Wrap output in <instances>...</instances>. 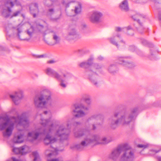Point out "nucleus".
Listing matches in <instances>:
<instances>
[{
  "instance_id": "8fccbe9b",
  "label": "nucleus",
  "mask_w": 161,
  "mask_h": 161,
  "mask_svg": "<svg viewBox=\"0 0 161 161\" xmlns=\"http://www.w3.org/2000/svg\"><path fill=\"white\" fill-rule=\"evenodd\" d=\"M155 57V56H154L151 53V55L149 56V58L151 60H153L154 59V58Z\"/></svg>"
},
{
  "instance_id": "c756f323",
  "label": "nucleus",
  "mask_w": 161,
  "mask_h": 161,
  "mask_svg": "<svg viewBox=\"0 0 161 161\" xmlns=\"http://www.w3.org/2000/svg\"><path fill=\"white\" fill-rule=\"evenodd\" d=\"M25 31L27 34V35L29 36V37L31 39L34 33V29L33 26H31L29 29Z\"/></svg>"
},
{
  "instance_id": "c03bdc74",
  "label": "nucleus",
  "mask_w": 161,
  "mask_h": 161,
  "mask_svg": "<svg viewBox=\"0 0 161 161\" xmlns=\"http://www.w3.org/2000/svg\"><path fill=\"white\" fill-rule=\"evenodd\" d=\"M129 49L132 52H134L136 50V48L134 46L131 45L129 47Z\"/></svg>"
},
{
  "instance_id": "aec40b11",
  "label": "nucleus",
  "mask_w": 161,
  "mask_h": 161,
  "mask_svg": "<svg viewBox=\"0 0 161 161\" xmlns=\"http://www.w3.org/2000/svg\"><path fill=\"white\" fill-rule=\"evenodd\" d=\"M47 9L46 12V15L50 17L51 20L53 21H57L60 18V16L57 18H53L52 16L55 13V10L53 8H49Z\"/></svg>"
},
{
  "instance_id": "7ed1b4c3",
  "label": "nucleus",
  "mask_w": 161,
  "mask_h": 161,
  "mask_svg": "<svg viewBox=\"0 0 161 161\" xmlns=\"http://www.w3.org/2000/svg\"><path fill=\"white\" fill-rule=\"evenodd\" d=\"M138 108L137 107L131 109L130 112H126L121 113L120 117L116 119V118L119 115V112H115L113 116L109 119V124L111 128L113 129H116L119 124L125 125H129L137 115Z\"/></svg>"
},
{
  "instance_id": "de8ad7c7",
  "label": "nucleus",
  "mask_w": 161,
  "mask_h": 161,
  "mask_svg": "<svg viewBox=\"0 0 161 161\" xmlns=\"http://www.w3.org/2000/svg\"><path fill=\"white\" fill-rule=\"evenodd\" d=\"M103 59H104V58L103 56H102L101 55L99 56H98V57L97 58V59L99 61L102 60Z\"/></svg>"
},
{
  "instance_id": "2f4dec72",
  "label": "nucleus",
  "mask_w": 161,
  "mask_h": 161,
  "mask_svg": "<svg viewBox=\"0 0 161 161\" xmlns=\"http://www.w3.org/2000/svg\"><path fill=\"white\" fill-rule=\"evenodd\" d=\"M32 155L34 157V161H39L40 158L39 154L36 151L33 152L32 153Z\"/></svg>"
},
{
  "instance_id": "13d9d810",
  "label": "nucleus",
  "mask_w": 161,
  "mask_h": 161,
  "mask_svg": "<svg viewBox=\"0 0 161 161\" xmlns=\"http://www.w3.org/2000/svg\"><path fill=\"white\" fill-rule=\"evenodd\" d=\"M151 52L152 53V54H153L154 56H154V55H155V53H155V52H154V53L153 54L152 53V50H151V52H150V53H151Z\"/></svg>"
},
{
  "instance_id": "79ce46f5",
  "label": "nucleus",
  "mask_w": 161,
  "mask_h": 161,
  "mask_svg": "<svg viewBox=\"0 0 161 161\" xmlns=\"http://www.w3.org/2000/svg\"><path fill=\"white\" fill-rule=\"evenodd\" d=\"M20 13V11H18L14 13L13 15L10 16V18H12L13 17H16L18 16V15Z\"/></svg>"
},
{
  "instance_id": "f257e3e1",
  "label": "nucleus",
  "mask_w": 161,
  "mask_h": 161,
  "mask_svg": "<svg viewBox=\"0 0 161 161\" xmlns=\"http://www.w3.org/2000/svg\"><path fill=\"white\" fill-rule=\"evenodd\" d=\"M37 115L41 116L40 123L43 127L37 128L35 130L29 132L28 134V140L31 142L36 140L41 134L46 135L44 139L45 144H50V147L45 151V154L47 157V161H64L61 158L50 159L58 154V150L53 145L58 140L62 141L66 139L70 133V130L65 128L64 125H60L56 131L55 127L51 120L52 114L49 111H44L42 113H37Z\"/></svg>"
},
{
  "instance_id": "6e6552de",
  "label": "nucleus",
  "mask_w": 161,
  "mask_h": 161,
  "mask_svg": "<svg viewBox=\"0 0 161 161\" xmlns=\"http://www.w3.org/2000/svg\"><path fill=\"white\" fill-rule=\"evenodd\" d=\"M51 93L47 90L43 91L42 94L36 96L34 99V103L37 108H42L46 105L51 104Z\"/></svg>"
},
{
  "instance_id": "ea45409f",
  "label": "nucleus",
  "mask_w": 161,
  "mask_h": 161,
  "mask_svg": "<svg viewBox=\"0 0 161 161\" xmlns=\"http://www.w3.org/2000/svg\"><path fill=\"white\" fill-rule=\"evenodd\" d=\"M160 151H161V148L159 150L152 149L150 151V154L152 155H154V154L158 153Z\"/></svg>"
},
{
  "instance_id": "f704fd0d",
  "label": "nucleus",
  "mask_w": 161,
  "mask_h": 161,
  "mask_svg": "<svg viewBox=\"0 0 161 161\" xmlns=\"http://www.w3.org/2000/svg\"><path fill=\"white\" fill-rule=\"evenodd\" d=\"M9 50L8 48L3 47L0 46V52L1 53H4L5 52H8Z\"/></svg>"
},
{
  "instance_id": "58836bf2",
  "label": "nucleus",
  "mask_w": 161,
  "mask_h": 161,
  "mask_svg": "<svg viewBox=\"0 0 161 161\" xmlns=\"http://www.w3.org/2000/svg\"><path fill=\"white\" fill-rule=\"evenodd\" d=\"M79 66L82 68H87L88 67L86 62H84L81 63L79 64Z\"/></svg>"
},
{
  "instance_id": "c85d7f7f",
  "label": "nucleus",
  "mask_w": 161,
  "mask_h": 161,
  "mask_svg": "<svg viewBox=\"0 0 161 161\" xmlns=\"http://www.w3.org/2000/svg\"><path fill=\"white\" fill-rule=\"evenodd\" d=\"M125 30L126 31L127 35L130 36H132L134 34V31L130 26H129L125 27Z\"/></svg>"
},
{
  "instance_id": "20e7f679",
  "label": "nucleus",
  "mask_w": 161,
  "mask_h": 161,
  "mask_svg": "<svg viewBox=\"0 0 161 161\" xmlns=\"http://www.w3.org/2000/svg\"><path fill=\"white\" fill-rule=\"evenodd\" d=\"M134 150L127 143H124L118 146L112 152L110 158L114 160H117L122 153L120 161H133L135 158Z\"/></svg>"
},
{
  "instance_id": "e433bc0d",
  "label": "nucleus",
  "mask_w": 161,
  "mask_h": 161,
  "mask_svg": "<svg viewBox=\"0 0 161 161\" xmlns=\"http://www.w3.org/2000/svg\"><path fill=\"white\" fill-rule=\"evenodd\" d=\"M115 31L116 32H121L125 30V27L121 28L119 27H116L115 28Z\"/></svg>"
},
{
  "instance_id": "5701e85b",
  "label": "nucleus",
  "mask_w": 161,
  "mask_h": 161,
  "mask_svg": "<svg viewBox=\"0 0 161 161\" xmlns=\"http://www.w3.org/2000/svg\"><path fill=\"white\" fill-rule=\"evenodd\" d=\"M81 4L80 3H78L77 5L75 6L74 9L71 10L72 11L74 12V14H70L67 13V14L68 16H72L80 14L81 11Z\"/></svg>"
},
{
  "instance_id": "9b49d317",
  "label": "nucleus",
  "mask_w": 161,
  "mask_h": 161,
  "mask_svg": "<svg viewBox=\"0 0 161 161\" xmlns=\"http://www.w3.org/2000/svg\"><path fill=\"white\" fill-rule=\"evenodd\" d=\"M14 4L17 5H20L19 3L17 0H8L7 2L6 6L7 8L4 9L2 12V15L3 17L8 18L10 16V14L11 10L9 7H13Z\"/></svg>"
},
{
  "instance_id": "f8f14e48",
  "label": "nucleus",
  "mask_w": 161,
  "mask_h": 161,
  "mask_svg": "<svg viewBox=\"0 0 161 161\" xmlns=\"http://www.w3.org/2000/svg\"><path fill=\"white\" fill-rule=\"evenodd\" d=\"M75 109L73 110L74 113H76L77 114L75 115L76 117H79L84 116L86 114L85 112H84L87 111L89 110V108L88 107L84 106L83 104L78 105H75Z\"/></svg>"
},
{
  "instance_id": "39448f33",
  "label": "nucleus",
  "mask_w": 161,
  "mask_h": 161,
  "mask_svg": "<svg viewBox=\"0 0 161 161\" xmlns=\"http://www.w3.org/2000/svg\"><path fill=\"white\" fill-rule=\"evenodd\" d=\"M112 141L109 137H101L98 135L91 136L87 135L80 144L75 145L76 148L79 150H82L90 144H107Z\"/></svg>"
},
{
  "instance_id": "0eeeda50",
  "label": "nucleus",
  "mask_w": 161,
  "mask_h": 161,
  "mask_svg": "<svg viewBox=\"0 0 161 161\" xmlns=\"http://www.w3.org/2000/svg\"><path fill=\"white\" fill-rule=\"evenodd\" d=\"M59 72L62 74V76L50 68H47L45 70V72L47 75L59 81L60 85L63 88H65L68 80L71 78L70 75L68 73H63L62 69H60Z\"/></svg>"
},
{
  "instance_id": "393cba45",
  "label": "nucleus",
  "mask_w": 161,
  "mask_h": 161,
  "mask_svg": "<svg viewBox=\"0 0 161 161\" xmlns=\"http://www.w3.org/2000/svg\"><path fill=\"white\" fill-rule=\"evenodd\" d=\"M23 136L22 134L19 135H15L14 137L13 141L15 143H21L23 142Z\"/></svg>"
},
{
  "instance_id": "4c0bfd02",
  "label": "nucleus",
  "mask_w": 161,
  "mask_h": 161,
  "mask_svg": "<svg viewBox=\"0 0 161 161\" xmlns=\"http://www.w3.org/2000/svg\"><path fill=\"white\" fill-rule=\"evenodd\" d=\"M139 23V24L140 26L138 28L137 30L140 33H142L143 32L144 28L140 22Z\"/></svg>"
},
{
  "instance_id": "412c9836",
  "label": "nucleus",
  "mask_w": 161,
  "mask_h": 161,
  "mask_svg": "<svg viewBox=\"0 0 161 161\" xmlns=\"http://www.w3.org/2000/svg\"><path fill=\"white\" fill-rule=\"evenodd\" d=\"M89 130L85 129L79 130L77 131H74V135L75 137L80 138L81 137L86 135L89 133Z\"/></svg>"
},
{
  "instance_id": "864d4df0",
  "label": "nucleus",
  "mask_w": 161,
  "mask_h": 161,
  "mask_svg": "<svg viewBox=\"0 0 161 161\" xmlns=\"http://www.w3.org/2000/svg\"><path fill=\"white\" fill-rule=\"evenodd\" d=\"M151 0L153 2H154V3H158L159 1H160V0Z\"/></svg>"
},
{
  "instance_id": "2eb2a0df",
  "label": "nucleus",
  "mask_w": 161,
  "mask_h": 161,
  "mask_svg": "<svg viewBox=\"0 0 161 161\" xmlns=\"http://www.w3.org/2000/svg\"><path fill=\"white\" fill-rule=\"evenodd\" d=\"M103 16L102 14L97 11H94L90 14L89 19L93 23H97L99 22Z\"/></svg>"
},
{
  "instance_id": "49530a36",
  "label": "nucleus",
  "mask_w": 161,
  "mask_h": 161,
  "mask_svg": "<svg viewBox=\"0 0 161 161\" xmlns=\"http://www.w3.org/2000/svg\"><path fill=\"white\" fill-rule=\"evenodd\" d=\"M16 109L14 108H12L10 110V113H12L14 114V113H16Z\"/></svg>"
},
{
  "instance_id": "5fc2aeb1",
  "label": "nucleus",
  "mask_w": 161,
  "mask_h": 161,
  "mask_svg": "<svg viewBox=\"0 0 161 161\" xmlns=\"http://www.w3.org/2000/svg\"><path fill=\"white\" fill-rule=\"evenodd\" d=\"M158 161H161V157L158 156L157 157Z\"/></svg>"
},
{
  "instance_id": "bb28decb",
  "label": "nucleus",
  "mask_w": 161,
  "mask_h": 161,
  "mask_svg": "<svg viewBox=\"0 0 161 161\" xmlns=\"http://www.w3.org/2000/svg\"><path fill=\"white\" fill-rule=\"evenodd\" d=\"M82 99L88 105H90L91 103V97L88 94H85L82 96Z\"/></svg>"
},
{
  "instance_id": "37998d69",
  "label": "nucleus",
  "mask_w": 161,
  "mask_h": 161,
  "mask_svg": "<svg viewBox=\"0 0 161 161\" xmlns=\"http://www.w3.org/2000/svg\"><path fill=\"white\" fill-rule=\"evenodd\" d=\"M141 42L143 44L145 45H147L148 43L147 41L144 39H141Z\"/></svg>"
},
{
  "instance_id": "9d476101",
  "label": "nucleus",
  "mask_w": 161,
  "mask_h": 161,
  "mask_svg": "<svg viewBox=\"0 0 161 161\" xmlns=\"http://www.w3.org/2000/svg\"><path fill=\"white\" fill-rule=\"evenodd\" d=\"M108 39L110 43L117 47L120 46H123L125 44V42L122 39L121 36L119 33L114 34L113 36Z\"/></svg>"
},
{
  "instance_id": "ddd939ff",
  "label": "nucleus",
  "mask_w": 161,
  "mask_h": 161,
  "mask_svg": "<svg viewBox=\"0 0 161 161\" xmlns=\"http://www.w3.org/2000/svg\"><path fill=\"white\" fill-rule=\"evenodd\" d=\"M9 97L14 103L16 105H18L20 103L23 97V91L21 90L15 91L13 94H10Z\"/></svg>"
},
{
  "instance_id": "1a4fd4ad",
  "label": "nucleus",
  "mask_w": 161,
  "mask_h": 161,
  "mask_svg": "<svg viewBox=\"0 0 161 161\" xmlns=\"http://www.w3.org/2000/svg\"><path fill=\"white\" fill-rule=\"evenodd\" d=\"M130 58L129 56L119 57H118L117 59L119 64L126 68L131 69L134 67L135 65L132 62L127 60Z\"/></svg>"
},
{
  "instance_id": "603ef678",
  "label": "nucleus",
  "mask_w": 161,
  "mask_h": 161,
  "mask_svg": "<svg viewBox=\"0 0 161 161\" xmlns=\"http://www.w3.org/2000/svg\"><path fill=\"white\" fill-rule=\"evenodd\" d=\"M48 64H53L55 62V61L53 60H50L47 62Z\"/></svg>"
},
{
  "instance_id": "f03ea898",
  "label": "nucleus",
  "mask_w": 161,
  "mask_h": 161,
  "mask_svg": "<svg viewBox=\"0 0 161 161\" xmlns=\"http://www.w3.org/2000/svg\"><path fill=\"white\" fill-rule=\"evenodd\" d=\"M27 112H25L16 117L13 116L10 118L6 115L0 116V131L6 129L3 132V136L6 137L10 136L14 125L22 126L24 128L28 126L29 122L27 117Z\"/></svg>"
},
{
  "instance_id": "a18cd8bd",
  "label": "nucleus",
  "mask_w": 161,
  "mask_h": 161,
  "mask_svg": "<svg viewBox=\"0 0 161 161\" xmlns=\"http://www.w3.org/2000/svg\"><path fill=\"white\" fill-rule=\"evenodd\" d=\"M81 125L80 122H75L73 123V125L75 127H77L78 125Z\"/></svg>"
},
{
  "instance_id": "423d86ee",
  "label": "nucleus",
  "mask_w": 161,
  "mask_h": 161,
  "mask_svg": "<svg viewBox=\"0 0 161 161\" xmlns=\"http://www.w3.org/2000/svg\"><path fill=\"white\" fill-rule=\"evenodd\" d=\"M42 22L43 23V24H42V23H36L35 28L43 37H45L47 34L50 33L52 34V39L54 41L47 42L48 45L53 46L59 43L60 41V38L56 32L51 29L48 28L47 26L46 25V23L45 21H42Z\"/></svg>"
},
{
  "instance_id": "6e6d98bb",
  "label": "nucleus",
  "mask_w": 161,
  "mask_h": 161,
  "mask_svg": "<svg viewBox=\"0 0 161 161\" xmlns=\"http://www.w3.org/2000/svg\"><path fill=\"white\" fill-rule=\"evenodd\" d=\"M44 56V55H38L37 56V57L38 58H42Z\"/></svg>"
},
{
  "instance_id": "473e14b6",
  "label": "nucleus",
  "mask_w": 161,
  "mask_h": 161,
  "mask_svg": "<svg viewBox=\"0 0 161 161\" xmlns=\"http://www.w3.org/2000/svg\"><path fill=\"white\" fill-rule=\"evenodd\" d=\"M141 17V15L137 14L133 15L132 17V18L134 20L136 21L138 23H139V18Z\"/></svg>"
},
{
  "instance_id": "4be33fe9",
  "label": "nucleus",
  "mask_w": 161,
  "mask_h": 161,
  "mask_svg": "<svg viewBox=\"0 0 161 161\" xmlns=\"http://www.w3.org/2000/svg\"><path fill=\"white\" fill-rule=\"evenodd\" d=\"M30 10L31 13L33 15V17H36V14L39 12V9L37 4L36 3H32L30 7Z\"/></svg>"
},
{
  "instance_id": "b1692460",
  "label": "nucleus",
  "mask_w": 161,
  "mask_h": 161,
  "mask_svg": "<svg viewBox=\"0 0 161 161\" xmlns=\"http://www.w3.org/2000/svg\"><path fill=\"white\" fill-rule=\"evenodd\" d=\"M120 8L122 11L127 12L129 11V8L127 0L123 1L119 5Z\"/></svg>"
},
{
  "instance_id": "7c9ffc66",
  "label": "nucleus",
  "mask_w": 161,
  "mask_h": 161,
  "mask_svg": "<svg viewBox=\"0 0 161 161\" xmlns=\"http://www.w3.org/2000/svg\"><path fill=\"white\" fill-rule=\"evenodd\" d=\"M93 58L92 57H90L89 58L86 62V64L88 67H89L90 69H92V68H91V66H93L92 65L93 64Z\"/></svg>"
},
{
  "instance_id": "09e8293b",
  "label": "nucleus",
  "mask_w": 161,
  "mask_h": 161,
  "mask_svg": "<svg viewBox=\"0 0 161 161\" xmlns=\"http://www.w3.org/2000/svg\"><path fill=\"white\" fill-rule=\"evenodd\" d=\"M70 119H68L66 121V125L67 127H68L69 126V125H70Z\"/></svg>"
},
{
  "instance_id": "4d7b16f0",
  "label": "nucleus",
  "mask_w": 161,
  "mask_h": 161,
  "mask_svg": "<svg viewBox=\"0 0 161 161\" xmlns=\"http://www.w3.org/2000/svg\"><path fill=\"white\" fill-rule=\"evenodd\" d=\"M92 129L93 130H95V129L96 128V127L95 126V125L94 124H93L92 125Z\"/></svg>"
},
{
  "instance_id": "6ab92c4d",
  "label": "nucleus",
  "mask_w": 161,
  "mask_h": 161,
  "mask_svg": "<svg viewBox=\"0 0 161 161\" xmlns=\"http://www.w3.org/2000/svg\"><path fill=\"white\" fill-rule=\"evenodd\" d=\"M103 117L102 115L100 114H95L89 117L87 119V121L89 122L91 120L94 121L99 120L101 121V122L97 123V125H101L103 123Z\"/></svg>"
},
{
  "instance_id": "3c124183",
  "label": "nucleus",
  "mask_w": 161,
  "mask_h": 161,
  "mask_svg": "<svg viewBox=\"0 0 161 161\" xmlns=\"http://www.w3.org/2000/svg\"><path fill=\"white\" fill-rule=\"evenodd\" d=\"M81 28L83 29H84V28H86V25L85 24H84L81 25Z\"/></svg>"
},
{
  "instance_id": "f3484780",
  "label": "nucleus",
  "mask_w": 161,
  "mask_h": 161,
  "mask_svg": "<svg viewBox=\"0 0 161 161\" xmlns=\"http://www.w3.org/2000/svg\"><path fill=\"white\" fill-rule=\"evenodd\" d=\"M13 28L14 29V30L17 32V36L19 40L21 41H24L27 42H29L30 41L31 39V38L29 37V36L27 35V34L25 31L22 33L20 35V34L22 31L21 29L14 27H13Z\"/></svg>"
},
{
  "instance_id": "72a5a7b5",
  "label": "nucleus",
  "mask_w": 161,
  "mask_h": 161,
  "mask_svg": "<svg viewBox=\"0 0 161 161\" xmlns=\"http://www.w3.org/2000/svg\"><path fill=\"white\" fill-rule=\"evenodd\" d=\"M102 67V66L101 65L97 63L94 64L93 66H91V68H92V69H101Z\"/></svg>"
},
{
  "instance_id": "a211bd4d",
  "label": "nucleus",
  "mask_w": 161,
  "mask_h": 161,
  "mask_svg": "<svg viewBox=\"0 0 161 161\" xmlns=\"http://www.w3.org/2000/svg\"><path fill=\"white\" fill-rule=\"evenodd\" d=\"M13 151L16 154H24L30 151V149L29 147L25 145L19 148L14 147L13 149Z\"/></svg>"
},
{
  "instance_id": "a19ab883",
  "label": "nucleus",
  "mask_w": 161,
  "mask_h": 161,
  "mask_svg": "<svg viewBox=\"0 0 161 161\" xmlns=\"http://www.w3.org/2000/svg\"><path fill=\"white\" fill-rule=\"evenodd\" d=\"M148 144H138L137 147L139 148H142L143 149L146 148L148 147Z\"/></svg>"
},
{
  "instance_id": "dca6fc26",
  "label": "nucleus",
  "mask_w": 161,
  "mask_h": 161,
  "mask_svg": "<svg viewBox=\"0 0 161 161\" xmlns=\"http://www.w3.org/2000/svg\"><path fill=\"white\" fill-rule=\"evenodd\" d=\"M77 36V34L75 27L72 26L69 27L68 34L65 36V39L70 41L75 39Z\"/></svg>"
},
{
  "instance_id": "a878e982",
  "label": "nucleus",
  "mask_w": 161,
  "mask_h": 161,
  "mask_svg": "<svg viewBox=\"0 0 161 161\" xmlns=\"http://www.w3.org/2000/svg\"><path fill=\"white\" fill-rule=\"evenodd\" d=\"M108 71L111 73H114L118 70V69L115 64H111L108 68Z\"/></svg>"
},
{
  "instance_id": "c9c22d12",
  "label": "nucleus",
  "mask_w": 161,
  "mask_h": 161,
  "mask_svg": "<svg viewBox=\"0 0 161 161\" xmlns=\"http://www.w3.org/2000/svg\"><path fill=\"white\" fill-rule=\"evenodd\" d=\"M7 161H21V160L18 158L13 156L8 159Z\"/></svg>"
},
{
  "instance_id": "cd10ccee",
  "label": "nucleus",
  "mask_w": 161,
  "mask_h": 161,
  "mask_svg": "<svg viewBox=\"0 0 161 161\" xmlns=\"http://www.w3.org/2000/svg\"><path fill=\"white\" fill-rule=\"evenodd\" d=\"M73 2V0H61V3L63 6L67 8L69 7L71 3Z\"/></svg>"
},
{
  "instance_id": "4468645a",
  "label": "nucleus",
  "mask_w": 161,
  "mask_h": 161,
  "mask_svg": "<svg viewBox=\"0 0 161 161\" xmlns=\"http://www.w3.org/2000/svg\"><path fill=\"white\" fill-rule=\"evenodd\" d=\"M86 74L89 76V79L92 83L95 86L97 87L99 84L98 76L91 69L87 70Z\"/></svg>"
}]
</instances>
